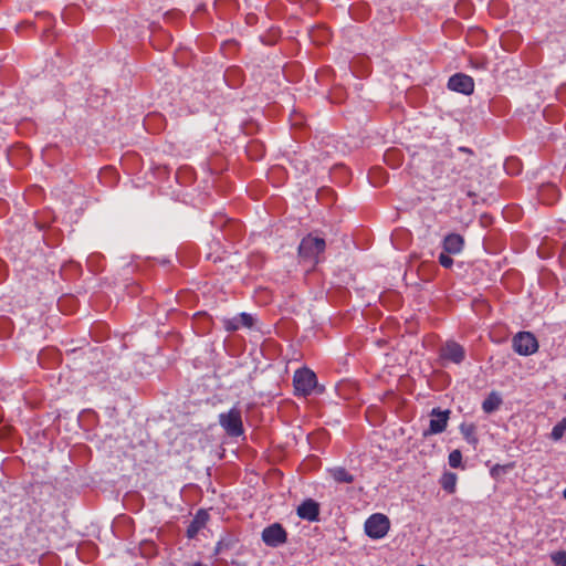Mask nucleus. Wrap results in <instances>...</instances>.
Wrapping results in <instances>:
<instances>
[{"instance_id":"obj_21","label":"nucleus","mask_w":566,"mask_h":566,"mask_svg":"<svg viewBox=\"0 0 566 566\" xmlns=\"http://www.w3.org/2000/svg\"><path fill=\"white\" fill-rule=\"evenodd\" d=\"M548 191L556 192L555 187H554V186H552V185H548V186L543 187V188L541 189V191H539V197H541V199H542L544 202H546V203H548V205H549V203H552V202L555 200V197H554V198H552V199H546L545 193H546V192H548Z\"/></svg>"},{"instance_id":"obj_14","label":"nucleus","mask_w":566,"mask_h":566,"mask_svg":"<svg viewBox=\"0 0 566 566\" xmlns=\"http://www.w3.org/2000/svg\"><path fill=\"white\" fill-rule=\"evenodd\" d=\"M331 475L334 478L335 481L342 482V483H352L354 481V478L352 474H349L344 468L337 467L334 469H331Z\"/></svg>"},{"instance_id":"obj_13","label":"nucleus","mask_w":566,"mask_h":566,"mask_svg":"<svg viewBox=\"0 0 566 566\" xmlns=\"http://www.w3.org/2000/svg\"><path fill=\"white\" fill-rule=\"evenodd\" d=\"M460 431L464 439L472 446L478 443V438L475 434V426L473 423H462L460 426Z\"/></svg>"},{"instance_id":"obj_11","label":"nucleus","mask_w":566,"mask_h":566,"mask_svg":"<svg viewBox=\"0 0 566 566\" xmlns=\"http://www.w3.org/2000/svg\"><path fill=\"white\" fill-rule=\"evenodd\" d=\"M464 245V239L458 233H450L443 239V251L448 254H459Z\"/></svg>"},{"instance_id":"obj_15","label":"nucleus","mask_w":566,"mask_h":566,"mask_svg":"<svg viewBox=\"0 0 566 566\" xmlns=\"http://www.w3.org/2000/svg\"><path fill=\"white\" fill-rule=\"evenodd\" d=\"M457 474L452 472H446L441 478V486L449 493L455 491Z\"/></svg>"},{"instance_id":"obj_12","label":"nucleus","mask_w":566,"mask_h":566,"mask_svg":"<svg viewBox=\"0 0 566 566\" xmlns=\"http://www.w3.org/2000/svg\"><path fill=\"white\" fill-rule=\"evenodd\" d=\"M207 520L208 513L206 511H199L187 530L188 536L193 537L198 533V531L206 524Z\"/></svg>"},{"instance_id":"obj_20","label":"nucleus","mask_w":566,"mask_h":566,"mask_svg":"<svg viewBox=\"0 0 566 566\" xmlns=\"http://www.w3.org/2000/svg\"><path fill=\"white\" fill-rule=\"evenodd\" d=\"M235 321L240 322V325L245 327H251L253 325V317L248 313H241L239 316L235 317Z\"/></svg>"},{"instance_id":"obj_8","label":"nucleus","mask_w":566,"mask_h":566,"mask_svg":"<svg viewBox=\"0 0 566 566\" xmlns=\"http://www.w3.org/2000/svg\"><path fill=\"white\" fill-rule=\"evenodd\" d=\"M448 87L451 91L469 95L474 90V83L472 77L462 73H458L449 78Z\"/></svg>"},{"instance_id":"obj_16","label":"nucleus","mask_w":566,"mask_h":566,"mask_svg":"<svg viewBox=\"0 0 566 566\" xmlns=\"http://www.w3.org/2000/svg\"><path fill=\"white\" fill-rule=\"evenodd\" d=\"M501 405V399L497 395L491 394L482 403V409L486 413H491L496 410Z\"/></svg>"},{"instance_id":"obj_9","label":"nucleus","mask_w":566,"mask_h":566,"mask_svg":"<svg viewBox=\"0 0 566 566\" xmlns=\"http://www.w3.org/2000/svg\"><path fill=\"white\" fill-rule=\"evenodd\" d=\"M319 514V505L317 502H315L312 499H308L304 501L298 507H297V515L307 520L310 522L317 521Z\"/></svg>"},{"instance_id":"obj_17","label":"nucleus","mask_w":566,"mask_h":566,"mask_svg":"<svg viewBox=\"0 0 566 566\" xmlns=\"http://www.w3.org/2000/svg\"><path fill=\"white\" fill-rule=\"evenodd\" d=\"M566 431V418L562 419L552 430L551 437L553 440L557 441L562 439Z\"/></svg>"},{"instance_id":"obj_7","label":"nucleus","mask_w":566,"mask_h":566,"mask_svg":"<svg viewBox=\"0 0 566 566\" xmlns=\"http://www.w3.org/2000/svg\"><path fill=\"white\" fill-rule=\"evenodd\" d=\"M261 537L265 545L277 547L286 542L287 534L281 524L273 523L262 531Z\"/></svg>"},{"instance_id":"obj_5","label":"nucleus","mask_w":566,"mask_h":566,"mask_svg":"<svg viewBox=\"0 0 566 566\" xmlns=\"http://www.w3.org/2000/svg\"><path fill=\"white\" fill-rule=\"evenodd\" d=\"M513 348L522 356H530L538 349V343L532 333L520 332L513 337Z\"/></svg>"},{"instance_id":"obj_3","label":"nucleus","mask_w":566,"mask_h":566,"mask_svg":"<svg viewBox=\"0 0 566 566\" xmlns=\"http://www.w3.org/2000/svg\"><path fill=\"white\" fill-rule=\"evenodd\" d=\"M293 384L297 394L307 396L316 386V375L307 368L298 369L294 374Z\"/></svg>"},{"instance_id":"obj_6","label":"nucleus","mask_w":566,"mask_h":566,"mask_svg":"<svg viewBox=\"0 0 566 566\" xmlns=\"http://www.w3.org/2000/svg\"><path fill=\"white\" fill-rule=\"evenodd\" d=\"M430 417L431 420L429 422V428L423 431L424 438L431 434L441 433L446 430L450 418V410L433 408L430 412Z\"/></svg>"},{"instance_id":"obj_10","label":"nucleus","mask_w":566,"mask_h":566,"mask_svg":"<svg viewBox=\"0 0 566 566\" xmlns=\"http://www.w3.org/2000/svg\"><path fill=\"white\" fill-rule=\"evenodd\" d=\"M441 356L455 364H460L464 359V349L455 342H448L441 348Z\"/></svg>"},{"instance_id":"obj_26","label":"nucleus","mask_w":566,"mask_h":566,"mask_svg":"<svg viewBox=\"0 0 566 566\" xmlns=\"http://www.w3.org/2000/svg\"><path fill=\"white\" fill-rule=\"evenodd\" d=\"M563 496L566 499V489L563 492Z\"/></svg>"},{"instance_id":"obj_4","label":"nucleus","mask_w":566,"mask_h":566,"mask_svg":"<svg viewBox=\"0 0 566 566\" xmlns=\"http://www.w3.org/2000/svg\"><path fill=\"white\" fill-rule=\"evenodd\" d=\"M389 527L388 517L380 513L373 514L365 523V532L371 538L384 537L388 533Z\"/></svg>"},{"instance_id":"obj_23","label":"nucleus","mask_w":566,"mask_h":566,"mask_svg":"<svg viewBox=\"0 0 566 566\" xmlns=\"http://www.w3.org/2000/svg\"><path fill=\"white\" fill-rule=\"evenodd\" d=\"M240 326V322L235 321V317L224 321V327L227 331H237Z\"/></svg>"},{"instance_id":"obj_22","label":"nucleus","mask_w":566,"mask_h":566,"mask_svg":"<svg viewBox=\"0 0 566 566\" xmlns=\"http://www.w3.org/2000/svg\"><path fill=\"white\" fill-rule=\"evenodd\" d=\"M439 263L446 268V269H449L452 266L453 264V260L451 256H449L446 252L441 253L439 255Z\"/></svg>"},{"instance_id":"obj_19","label":"nucleus","mask_w":566,"mask_h":566,"mask_svg":"<svg viewBox=\"0 0 566 566\" xmlns=\"http://www.w3.org/2000/svg\"><path fill=\"white\" fill-rule=\"evenodd\" d=\"M552 560L557 566H566V552L559 551L552 554Z\"/></svg>"},{"instance_id":"obj_2","label":"nucleus","mask_w":566,"mask_h":566,"mask_svg":"<svg viewBox=\"0 0 566 566\" xmlns=\"http://www.w3.org/2000/svg\"><path fill=\"white\" fill-rule=\"evenodd\" d=\"M219 423L230 437H239L243 433L241 412L235 408L230 409L228 412L220 413Z\"/></svg>"},{"instance_id":"obj_18","label":"nucleus","mask_w":566,"mask_h":566,"mask_svg":"<svg viewBox=\"0 0 566 566\" xmlns=\"http://www.w3.org/2000/svg\"><path fill=\"white\" fill-rule=\"evenodd\" d=\"M461 462H462V454H461L460 450H453L452 452H450V454H449L450 467L459 468L461 465Z\"/></svg>"},{"instance_id":"obj_1","label":"nucleus","mask_w":566,"mask_h":566,"mask_svg":"<svg viewBox=\"0 0 566 566\" xmlns=\"http://www.w3.org/2000/svg\"><path fill=\"white\" fill-rule=\"evenodd\" d=\"M324 250V239L307 235L300 243L298 254L302 259L316 263L318 254Z\"/></svg>"},{"instance_id":"obj_24","label":"nucleus","mask_w":566,"mask_h":566,"mask_svg":"<svg viewBox=\"0 0 566 566\" xmlns=\"http://www.w3.org/2000/svg\"><path fill=\"white\" fill-rule=\"evenodd\" d=\"M187 566H206V565L200 562H197V563H192V564H187Z\"/></svg>"},{"instance_id":"obj_25","label":"nucleus","mask_w":566,"mask_h":566,"mask_svg":"<svg viewBox=\"0 0 566 566\" xmlns=\"http://www.w3.org/2000/svg\"><path fill=\"white\" fill-rule=\"evenodd\" d=\"M315 36H316V35H315V33H314V34H312L313 40H314V41H317Z\"/></svg>"}]
</instances>
